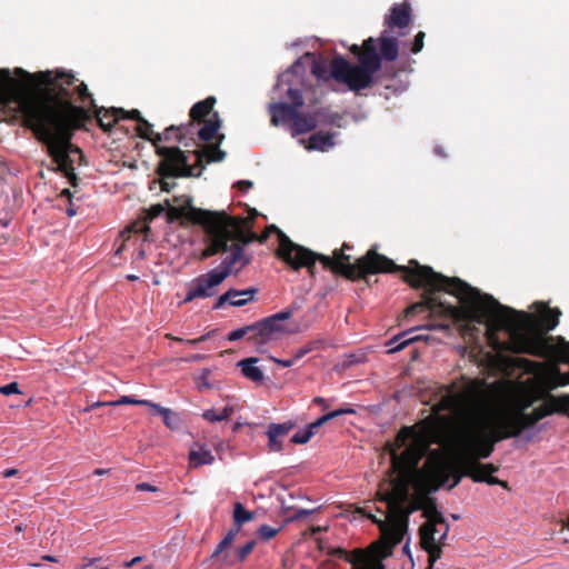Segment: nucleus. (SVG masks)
I'll list each match as a JSON object with an SVG mask.
<instances>
[{"label":"nucleus","instance_id":"1","mask_svg":"<svg viewBox=\"0 0 569 569\" xmlns=\"http://www.w3.org/2000/svg\"><path fill=\"white\" fill-rule=\"evenodd\" d=\"M533 401L532 392L523 387L469 380L460 391L448 392L435 405V416L403 427L390 449L396 476L378 490L380 500L387 503V513L385 519L370 516L383 538L390 545L401 542L409 515L421 509L427 519L420 529L421 546L431 566L440 559L449 525L429 500L406 507L409 486L422 496L440 486L453 488L461 478L456 467L476 482L505 486L492 476L497 467L479 460L490 457L498 441L519 436L548 415L542 409L526 413Z\"/></svg>","mask_w":569,"mask_h":569},{"label":"nucleus","instance_id":"2","mask_svg":"<svg viewBox=\"0 0 569 569\" xmlns=\"http://www.w3.org/2000/svg\"><path fill=\"white\" fill-rule=\"evenodd\" d=\"M406 280L413 287L426 288L429 291L443 290L455 296L460 306L453 307L428 299L425 303L413 305L408 311L426 306L433 315H446L459 320L485 325V336L489 346L497 352L512 350L527 352L539 357L557 359L569 363V342L557 338L551 345L540 335H533L532 317L501 306L489 295H483L459 278H448L435 272L430 267L410 261L403 268Z\"/></svg>","mask_w":569,"mask_h":569},{"label":"nucleus","instance_id":"3","mask_svg":"<svg viewBox=\"0 0 569 569\" xmlns=\"http://www.w3.org/2000/svg\"><path fill=\"white\" fill-rule=\"evenodd\" d=\"M23 87L19 94L28 122L48 143L56 169L71 180V74L17 69Z\"/></svg>","mask_w":569,"mask_h":569},{"label":"nucleus","instance_id":"4","mask_svg":"<svg viewBox=\"0 0 569 569\" xmlns=\"http://www.w3.org/2000/svg\"><path fill=\"white\" fill-rule=\"evenodd\" d=\"M411 21V8L407 2L393 4L390 14L385 17L386 30L379 39L369 38L362 44V51L358 44L350 49L358 57L359 66L349 63L343 57L333 58L330 64V74L338 82L343 83L349 90L359 91L368 88L375 74L381 68V61H395L399 56L398 40L390 33L398 29L399 37L405 36Z\"/></svg>","mask_w":569,"mask_h":569},{"label":"nucleus","instance_id":"5","mask_svg":"<svg viewBox=\"0 0 569 569\" xmlns=\"http://www.w3.org/2000/svg\"><path fill=\"white\" fill-rule=\"evenodd\" d=\"M279 246L277 256L295 270L300 268L310 269L316 260H320L325 267L333 272L345 274L348 278H359L367 273L392 271L395 264L387 257L378 254L375 250L368 253L355 263L350 262V256L345 252L349 249L347 244L336 250L332 257L316 253L302 246L292 242L281 230H278Z\"/></svg>","mask_w":569,"mask_h":569},{"label":"nucleus","instance_id":"6","mask_svg":"<svg viewBox=\"0 0 569 569\" xmlns=\"http://www.w3.org/2000/svg\"><path fill=\"white\" fill-rule=\"evenodd\" d=\"M302 66L299 62L292 64L284 73L280 74L273 91L280 98L286 97L292 102H272L269 104L271 122L279 126L290 120L292 122L291 134L293 137L310 132L317 127V119L313 114H305L299 112V108L303 106V98L300 89L297 87L300 76L298 70Z\"/></svg>","mask_w":569,"mask_h":569},{"label":"nucleus","instance_id":"7","mask_svg":"<svg viewBox=\"0 0 569 569\" xmlns=\"http://www.w3.org/2000/svg\"><path fill=\"white\" fill-rule=\"evenodd\" d=\"M77 93L79 104H73V129L80 127L82 121L92 117H96L100 126L106 130L110 129L120 118H128V112L123 109H99L83 82L77 87Z\"/></svg>","mask_w":569,"mask_h":569},{"label":"nucleus","instance_id":"8","mask_svg":"<svg viewBox=\"0 0 569 569\" xmlns=\"http://www.w3.org/2000/svg\"><path fill=\"white\" fill-rule=\"evenodd\" d=\"M203 227L211 234V246L203 251L204 258L227 251L229 241L243 238V220L224 213L220 216L219 223H206Z\"/></svg>","mask_w":569,"mask_h":569},{"label":"nucleus","instance_id":"9","mask_svg":"<svg viewBox=\"0 0 569 569\" xmlns=\"http://www.w3.org/2000/svg\"><path fill=\"white\" fill-rule=\"evenodd\" d=\"M291 317L292 310L286 309L257 322L258 343L260 345V348H262V351H264V348L269 342L277 340L286 335H292L307 329L312 322V319H310L303 325L297 323L291 326L288 323Z\"/></svg>","mask_w":569,"mask_h":569},{"label":"nucleus","instance_id":"10","mask_svg":"<svg viewBox=\"0 0 569 569\" xmlns=\"http://www.w3.org/2000/svg\"><path fill=\"white\" fill-rule=\"evenodd\" d=\"M166 206L168 208V216L171 220L187 218L191 221L199 222L202 226L206 223H219L220 216L223 214L222 212H211L197 209L191 204V199L186 196L176 198L173 203L166 200Z\"/></svg>","mask_w":569,"mask_h":569},{"label":"nucleus","instance_id":"11","mask_svg":"<svg viewBox=\"0 0 569 569\" xmlns=\"http://www.w3.org/2000/svg\"><path fill=\"white\" fill-rule=\"evenodd\" d=\"M228 270L218 268L211 269L209 272L194 278L188 284V291L182 303L191 302L194 299L210 298L217 292V288L227 279Z\"/></svg>","mask_w":569,"mask_h":569},{"label":"nucleus","instance_id":"12","mask_svg":"<svg viewBox=\"0 0 569 569\" xmlns=\"http://www.w3.org/2000/svg\"><path fill=\"white\" fill-rule=\"evenodd\" d=\"M163 160L160 166L162 174L167 176H188L191 169L188 164L187 156L178 148L168 147L160 149Z\"/></svg>","mask_w":569,"mask_h":569},{"label":"nucleus","instance_id":"13","mask_svg":"<svg viewBox=\"0 0 569 569\" xmlns=\"http://www.w3.org/2000/svg\"><path fill=\"white\" fill-rule=\"evenodd\" d=\"M355 413V410L351 408L347 409H337L333 411H330L321 417H319L316 421L305 426L303 428L299 429L291 438V441L297 445H305L307 443L316 433L317 429L320 428L326 422L340 417L342 415H349Z\"/></svg>","mask_w":569,"mask_h":569},{"label":"nucleus","instance_id":"14","mask_svg":"<svg viewBox=\"0 0 569 569\" xmlns=\"http://www.w3.org/2000/svg\"><path fill=\"white\" fill-rule=\"evenodd\" d=\"M256 293V288H248L246 290L230 289L217 299L213 309H220L226 302H229L233 307H242L252 301Z\"/></svg>","mask_w":569,"mask_h":569},{"label":"nucleus","instance_id":"15","mask_svg":"<svg viewBox=\"0 0 569 569\" xmlns=\"http://www.w3.org/2000/svg\"><path fill=\"white\" fill-rule=\"evenodd\" d=\"M256 546L254 540L248 541L242 547L238 548L234 551H228L227 549L218 557L212 558L219 568H224L229 566H233L238 562L243 561L247 556L253 550Z\"/></svg>","mask_w":569,"mask_h":569},{"label":"nucleus","instance_id":"16","mask_svg":"<svg viewBox=\"0 0 569 569\" xmlns=\"http://www.w3.org/2000/svg\"><path fill=\"white\" fill-rule=\"evenodd\" d=\"M292 428V422L270 423L267 431L269 450L280 452L283 448L282 438L286 437Z\"/></svg>","mask_w":569,"mask_h":569},{"label":"nucleus","instance_id":"17","mask_svg":"<svg viewBox=\"0 0 569 569\" xmlns=\"http://www.w3.org/2000/svg\"><path fill=\"white\" fill-rule=\"evenodd\" d=\"M129 119L138 120L137 131L140 137L150 140V141H157L162 139H169V133L173 128H169L166 130V132L162 134L156 133L152 129V124H150L148 121L142 119L140 117V112L136 109L128 112Z\"/></svg>","mask_w":569,"mask_h":569},{"label":"nucleus","instance_id":"18","mask_svg":"<svg viewBox=\"0 0 569 569\" xmlns=\"http://www.w3.org/2000/svg\"><path fill=\"white\" fill-rule=\"evenodd\" d=\"M350 562L352 569H383L381 559L372 552L357 550L352 553Z\"/></svg>","mask_w":569,"mask_h":569},{"label":"nucleus","instance_id":"19","mask_svg":"<svg viewBox=\"0 0 569 569\" xmlns=\"http://www.w3.org/2000/svg\"><path fill=\"white\" fill-rule=\"evenodd\" d=\"M259 359L250 357L242 359L238 362V367L241 369V373L248 380L261 385L264 382L266 377L263 370L258 366Z\"/></svg>","mask_w":569,"mask_h":569},{"label":"nucleus","instance_id":"20","mask_svg":"<svg viewBox=\"0 0 569 569\" xmlns=\"http://www.w3.org/2000/svg\"><path fill=\"white\" fill-rule=\"evenodd\" d=\"M189 462L193 468L212 465L214 457L210 449L201 445H194L189 452Z\"/></svg>","mask_w":569,"mask_h":569},{"label":"nucleus","instance_id":"21","mask_svg":"<svg viewBox=\"0 0 569 569\" xmlns=\"http://www.w3.org/2000/svg\"><path fill=\"white\" fill-rule=\"evenodd\" d=\"M536 312L539 320L547 330L555 329L559 323L560 311L558 309H550L545 303H535Z\"/></svg>","mask_w":569,"mask_h":569},{"label":"nucleus","instance_id":"22","mask_svg":"<svg viewBox=\"0 0 569 569\" xmlns=\"http://www.w3.org/2000/svg\"><path fill=\"white\" fill-rule=\"evenodd\" d=\"M335 143L333 133L317 132L310 137L309 143L306 144V149L310 151L315 150L325 152L331 149Z\"/></svg>","mask_w":569,"mask_h":569},{"label":"nucleus","instance_id":"23","mask_svg":"<svg viewBox=\"0 0 569 569\" xmlns=\"http://www.w3.org/2000/svg\"><path fill=\"white\" fill-rule=\"evenodd\" d=\"M413 332L415 330L410 329L391 338L387 342V347H389V352H398L406 348L411 342L417 341L421 338L420 336L413 335Z\"/></svg>","mask_w":569,"mask_h":569},{"label":"nucleus","instance_id":"24","mask_svg":"<svg viewBox=\"0 0 569 569\" xmlns=\"http://www.w3.org/2000/svg\"><path fill=\"white\" fill-rule=\"evenodd\" d=\"M250 333L249 341L257 348L258 351L262 352V348H260V345L258 343V323H253L250 326H244L241 328H238L236 330H232L228 335L229 341H237L239 339H242L246 335Z\"/></svg>","mask_w":569,"mask_h":569},{"label":"nucleus","instance_id":"25","mask_svg":"<svg viewBox=\"0 0 569 569\" xmlns=\"http://www.w3.org/2000/svg\"><path fill=\"white\" fill-rule=\"evenodd\" d=\"M147 229H148V227H147L146 223L137 222V223H133L127 230L122 231L121 234H120L121 243L116 249L114 254L116 256L121 254V252L124 251L130 246V243L132 242V233H138V232H141V231H147ZM136 241H137V239L134 238L133 242L136 243Z\"/></svg>","mask_w":569,"mask_h":569},{"label":"nucleus","instance_id":"26","mask_svg":"<svg viewBox=\"0 0 569 569\" xmlns=\"http://www.w3.org/2000/svg\"><path fill=\"white\" fill-rule=\"evenodd\" d=\"M248 258L243 254V249L241 246L236 244L233 247V251L230 256V258L226 259L221 262L219 267H217L220 270H228V276L232 272L233 267L240 262V266L243 267L248 263Z\"/></svg>","mask_w":569,"mask_h":569},{"label":"nucleus","instance_id":"27","mask_svg":"<svg viewBox=\"0 0 569 569\" xmlns=\"http://www.w3.org/2000/svg\"><path fill=\"white\" fill-rule=\"evenodd\" d=\"M242 525L233 521V527L228 531L224 538L219 542L216 550L211 555V558L220 556L226 549H228L234 537L240 532Z\"/></svg>","mask_w":569,"mask_h":569},{"label":"nucleus","instance_id":"28","mask_svg":"<svg viewBox=\"0 0 569 569\" xmlns=\"http://www.w3.org/2000/svg\"><path fill=\"white\" fill-rule=\"evenodd\" d=\"M233 413L231 406H226L222 410L216 411L214 409H208L202 412V418L209 422H220L228 420Z\"/></svg>","mask_w":569,"mask_h":569},{"label":"nucleus","instance_id":"29","mask_svg":"<svg viewBox=\"0 0 569 569\" xmlns=\"http://www.w3.org/2000/svg\"><path fill=\"white\" fill-rule=\"evenodd\" d=\"M214 103L213 98H208L203 101L197 102L190 110V117L193 120H200L204 116L209 114Z\"/></svg>","mask_w":569,"mask_h":569},{"label":"nucleus","instance_id":"30","mask_svg":"<svg viewBox=\"0 0 569 569\" xmlns=\"http://www.w3.org/2000/svg\"><path fill=\"white\" fill-rule=\"evenodd\" d=\"M220 128V120L218 114L214 113L212 118L199 130L200 139L204 141L211 140Z\"/></svg>","mask_w":569,"mask_h":569},{"label":"nucleus","instance_id":"31","mask_svg":"<svg viewBox=\"0 0 569 569\" xmlns=\"http://www.w3.org/2000/svg\"><path fill=\"white\" fill-rule=\"evenodd\" d=\"M224 157L226 152L222 151L218 146H207L200 151L199 154V159H204L207 162L221 161Z\"/></svg>","mask_w":569,"mask_h":569},{"label":"nucleus","instance_id":"32","mask_svg":"<svg viewBox=\"0 0 569 569\" xmlns=\"http://www.w3.org/2000/svg\"><path fill=\"white\" fill-rule=\"evenodd\" d=\"M254 519V513L247 510L241 502L234 503L233 507V521L238 523H246Z\"/></svg>","mask_w":569,"mask_h":569},{"label":"nucleus","instance_id":"33","mask_svg":"<svg viewBox=\"0 0 569 569\" xmlns=\"http://www.w3.org/2000/svg\"><path fill=\"white\" fill-rule=\"evenodd\" d=\"M120 405L143 406V405H147V400L146 399H136V398H132L129 396H122L121 398H119L116 401H109V402H99L98 401V402H94L92 406L99 407V406H120Z\"/></svg>","mask_w":569,"mask_h":569},{"label":"nucleus","instance_id":"34","mask_svg":"<svg viewBox=\"0 0 569 569\" xmlns=\"http://www.w3.org/2000/svg\"><path fill=\"white\" fill-rule=\"evenodd\" d=\"M281 507L284 511H291V513L288 515L289 520L306 518L312 512V510L296 508L295 506L288 505L284 498H281Z\"/></svg>","mask_w":569,"mask_h":569},{"label":"nucleus","instance_id":"35","mask_svg":"<svg viewBox=\"0 0 569 569\" xmlns=\"http://www.w3.org/2000/svg\"><path fill=\"white\" fill-rule=\"evenodd\" d=\"M159 416L168 428L174 429L177 427L178 416L171 409L166 408Z\"/></svg>","mask_w":569,"mask_h":569},{"label":"nucleus","instance_id":"36","mask_svg":"<svg viewBox=\"0 0 569 569\" xmlns=\"http://www.w3.org/2000/svg\"><path fill=\"white\" fill-rule=\"evenodd\" d=\"M280 529L281 527L273 528L268 525H263L258 529V535L262 540L267 541L273 538Z\"/></svg>","mask_w":569,"mask_h":569},{"label":"nucleus","instance_id":"37","mask_svg":"<svg viewBox=\"0 0 569 569\" xmlns=\"http://www.w3.org/2000/svg\"><path fill=\"white\" fill-rule=\"evenodd\" d=\"M20 392L21 391L19 389V385L16 381L0 387V393H2L4 396L16 395V393H20Z\"/></svg>","mask_w":569,"mask_h":569},{"label":"nucleus","instance_id":"38","mask_svg":"<svg viewBox=\"0 0 569 569\" xmlns=\"http://www.w3.org/2000/svg\"><path fill=\"white\" fill-rule=\"evenodd\" d=\"M425 32L422 31H419L416 37H415V41H413V46L411 48V52L412 53H418L422 50L423 48V40H425Z\"/></svg>","mask_w":569,"mask_h":569},{"label":"nucleus","instance_id":"39","mask_svg":"<svg viewBox=\"0 0 569 569\" xmlns=\"http://www.w3.org/2000/svg\"><path fill=\"white\" fill-rule=\"evenodd\" d=\"M166 207H167L166 203L164 204L158 203V204L151 206V208L147 212V218L153 219V218L160 216L166 210Z\"/></svg>","mask_w":569,"mask_h":569},{"label":"nucleus","instance_id":"40","mask_svg":"<svg viewBox=\"0 0 569 569\" xmlns=\"http://www.w3.org/2000/svg\"><path fill=\"white\" fill-rule=\"evenodd\" d=\"M137 491L157 492L158 488L148 482H140L136 486Z\"/></svg>","mask_w":569,"mask_h":569},{"label":"nucleus","instance_id":"41","mask_svg":"<svg viewBox=\"0 0 569 569\" xmlns=\"http://www.w3.org/2000/svg\"><path fill=\"white\" fill-rule=\"evenodd\" d=\"M270 360H272L273 362H276L282 367H287V368L292 367L296 363V361L292 357L289 359H279L276 357H270Z\"/></svg>","mask_w":569,"mask_h":569},{"label":"nucleus","instance_id":"42","mask_svg":"<svg viewBox=\"0 0 569 569\" xmlns=\"http://www.w3.org/2000/svg\"><path fill=\"white\" fill-rule=\"evenodd\" d=\"M313 74L318 78V79H322L326 77L327 74V70H326V67L323 64H320V63H316L313 66Z\"/></svg>","mask_w":569,"mask_h":569},{"label":"nucleus","instance_id":"43","mask_svg":"<svg viewBox=\"0 0 569 569\" xmlns=\"http://www.w3.org/2000/svg\"><path fill=\"white\" fill-rule=\"evenodd\" d=\"M61 196H62V197H67V198H68V200H69V203H68V206H67V208H66V213H67L69 217H71V191H70V189H68V188L63 189V190L61 191Z\"/></svg>","mask_w":569,"mask_h":569},{"label":"nucleus","instance_id":"44","mask_svg":"<svg viewBox=\"0 0 569 569\" xmlns=\"http://www.w3.org/2000/svg\"><path fill=\"white\" fill-rule=\"evenodd\" d=\"M311 350V348L309 347H303V348H300L298 349L292 358L295 359V361L297 362L299 359H301L302 357H305L309 351Z\"/></svg>","mask_w":569,"mask_h":569},{"label":"nucleus","instance_id":"45","mask_svg":"<svg viewBox=\"0 0 569 569\" xmlns=\"http://www.w3.org/2000/svg\"><path fill=\"white\" fill-rule=\"evenodd\" d=\"M0 79L9 82V84L16 83V81L10 77V71L8 69H0Z\"/></svg>","mask_w":569,"mask_h":569},{"label":"nucleus","instance_id":"46","mask_svg":"<svg viewBox=\"0 0 569 569\" xmlns=\"http://www.w3.org/2000/svg\"><path fill=\"white\" fill-rule=\"evenodd\" d=\"M144 406L149 407L156 415H160L162 412V410L166 409V407H161L160 405L151 402L149 400H147V405H144Z\"/></svg>","mask_w":569,"mask_h":569},{"label":"nucleus","instance_id":"47","mask_svg":"<svg viewBox=\"0 0 569 569\" xmlns=\"http://www.w3.org/2000/svg\"><path fill=\"white\" fill-rule=\"evenodd\" d=\"M97 561L96 558H92V559H86V561L78 567V569H106L104 567L102 568H93V563Z\"/></svg>","mask_w":569,"mask_h":569},{"label":"nucleus","instance_id":"48","mask_svg":"<svg viewBox=\"0 0 569 569\" xmlns=\"http://www.w3.org/2000/svg\"><path fill=\"white\" fill-rule=\"evenodd\" d=\"M236 186L239 188V189H242V187L246 188V190H249L250 188H252L253 183L252 181L250 180H240L236 183Z\"/></svg>","mask_w":569,"mask_h":569},{"label":"nucleus","instance_id":"49","mask_svg":"<svg viewBox=\"0 0 569 569\" xmlns=\"http://www.w3.org/2000/svg\"><path fill=\"white\" fill-rule=\"evenodd\" d=\"M140 561H142V557L141 556H137V557L132 558L131 560L127 561L124 563V567L126 568H130V567H132L133 565H136V563H138Z\"/></svg>","mask_w":569,"mask_h":569},{"label":"nucleus","instance_id":"50","mask_svg":"<svg viewBox=\"0 0 569 569\" xmlns=\"http://www.w3.org/2000/svg\"><path fill=\"white\" fill-rule=\"evenodd\" d=\"M18 472H19L18 469L10 468V469H6L2 475L4 478H10V477L16 476Z\"/></svg>","mask_w":569,"mask_h":569},{"label":"nucleus","instance_id":"51","mask_svg":"<svg viewBox=\"0 0 569 569\" xmlns=\"http://www.w3.org/2000/svg\"><path fill=\"white\" fill-rule=\"evenodd\" d=\"M146 256L144 249L140 248L136 251L133 261L142 260Z\"/></svg>","mask_w":569,"mask_h":569},{"label":"nucleus","instance_id":"52","mask_svg":"<svg viewBox=\"0 0 569 569\" xmlns=\"http://www.w3.org/2000/svg\"><path fill=\"white\" fill-rule=\"evenodd\" d=\"M208 337H209V333L200 337L199 339L187 340L186 342L189 345H196L198 342L204 341Z\"/></svg>","mask_w":569,"mask_h":569},{"label":"nucleus","instance_id":"53","mask_svg":"<svg viewBox=\"0 0 569 569\" xmlns=\"http://www.w3.org/2000/svg\"><path fill=\"white\" fill-rule=\"evenodd\" d=\"M427 329H441V330H445L447 329V326L446 325H428L426 326Z\"/></svg>","mask_w":569,"mask_h":569},{"label":"nucleus","instance_id":"54","mask_svg":"<svg viewBox=\"0 0 569 569\" xmlns=\"http://www.w3.org/2000/svg\"><path fill=\"white\" fill-rule=\"evenodd\" d=\"M203 357L201 355H193L190 358L184 359L186 361H200Z\"/></svg>","mask_w":569,"mask_h":569},{"label":"nucleus","instance_id":"55","mask_svg":"<svg viewBox=\"0 0 569 569\" xmlns=\"http://www.w3.org/2000/svg\"><path fill=\"white\" fill-rule=\"evenodd\" d=\"M93 473L97 475V476H104V475L109 473V470L108 469H96L93 471Z\"/></svg>","mask_w":569,"mask_h":569},{"label":"nucleus","instance_id":"56","mask_svg":"<svg viewBox=\"0 0 569 569\" xmlns=\"http://www.w3.org/2000/svg\"><path fill=\"white\" fill-rule=\"evenodd\" d=\"M313 401H315L316 403H319V405H320V406H322V407H326V400H325L323 398H321V397H316V398L313 399Z\"/></svg>","mask_w":569,"mask_h":569},{"label":"nucleus","instance_id":"57","mask_svg":"<svg viewBox=\"0 0 569 569\" xmlns=\"http://www.w3.org/2000/svg\"><path fill=\"white\" fill-rule=\"evenodd\" d=\"M127 279H128V280H130V281H136V280H138V279H139V277H138V276H136V274H128V276H127Z\"/></svg>","mask_w":569,"mask_h":569},{"label":"nucleus","instance_id":"58","mask_svg":"<svg viewBox=\"0 0 569 569\" xmlns=\"http://www.w3.org/2000/svg\"><path fill=\"white\" fill-rule=\"evenodd\" d=\"M42 559L48 561H56V559L52 556H44Z\"/></svg>","mask_w":569,"mask_h":569},{"label":"nucleus","instance_id":"59","mask_svg":"<svg viewBox=\"0 0 569 569\" xmlns=\"http://www.w3.org/2000/svg\"><path fill=\"white\" fill-rule=\"evenodd\" d=\"M242 426L241 422H237L234 426H233V431H237L240 427Z\"/></svg>","mask_w":569,"mask_h":569},{"label":"nucleus","instance_id":"60","mask_svg":"<svg viewBox=\"0 0 569 569\" xmlns=\"http://www.w3.org/2000/svg\"><path fill=\"white\" fill-rule=\"evenodd\" d=\"M14 529L17 532H21L23 530V527H22V525H18V526H16Z\"/></svg>","mask_w":569,"mask_h":569},{"label":"nucleus","instance_id":"61","mask_svg":"<svg viewBox=\"0 0 569 569\" xmlns=\"http://www.w3.org/2000/svg\"><path fill=\"white\" fill-rule=\"evenodd\" d=\"M72 152H73V154H74V153H80L81 151H80V149H78V148L73 147Z\"/></svg>","mask_w":569,"mask_h":569},{"label":"nucleus","instance_id":"62","mask_svg":"<svg viewBox=\"0 0 569 569\" xmlns=\"http://www.w3.org/2000/svg\"><path fill=\"white\" fill-rule=\"evenodd\" d=\"M436 152H437L438 154H441V156L443 154V152H442V150H441L440 148H437V149H436Z\"/></svg>","mask_w":569,"mask_h":569},{"label":"nucleus","instance_id":"63","mask_svg":"<svg viewBox=\"0 0 569 569\" xmlns=\"http://www.w3.org/2000/svg\"><path fill=\"white\" fill-rule=\"evenodd\" d=\"M72 179H73V187H76L77 183H76V174L74 173L72 176Z\"/></svg>","mask_w":569,"mask_h":569},{"label":"nucleus","instance_id":"64","mask_svg":"<svg viewBox=\"0 0 569 569\" xmlns=\"http://www.w3.org/2000/svg\"><path fill=\"white\" fill-rule=\"evenodd\" d=\"M142 569H153L152 566H144Z\"/></svg>","mask_w":569,"mask_h":569}]
</instances>
